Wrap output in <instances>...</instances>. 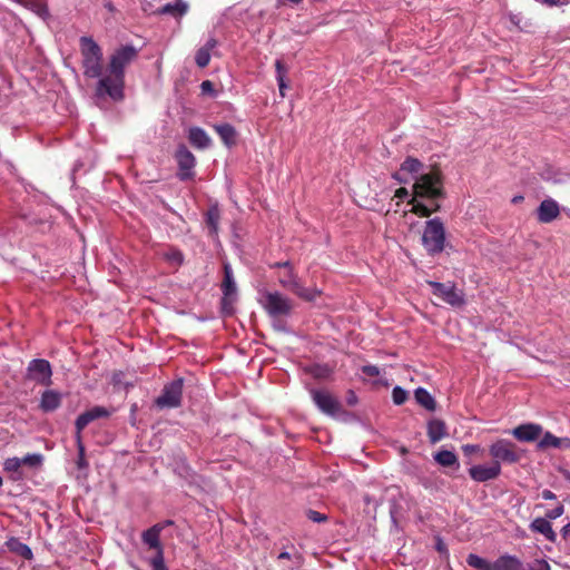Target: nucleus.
Returning a JSON list of instances; mask_svg holds the SVG:
<instances>
[{
    "label": "nucleus",
    "mask_w": 570,
    "mask_h": 570,
    "mask_svg": "<svg viewBox=\"0 0 570 570\" xmlns=\"http://www.w3.org/2000/svg\"><path fill=\"white\" fill-rule=\"evenodd\" d=\"M446 196L444 188V176L439 166H433L429 173L415 177L413 184L411 213L419 217H430L433 213L441 210L439 200Z\"/></svg>",
    "instance_id": "1"
},
{
    "label": "nucleus",
    "mask_w": 570,
    "mask_h": 570,
    "mask_svg": "<svg viewBox=\"0 0 570 570\" xmlns=\"http://www.w3.org/2000/svg\"><path fill=\"white\" fill-rule=\"evenodd\" d=\"M138 49L132 45H125L117 48L110 56L107 67V75L98 80L97 96H109L114 100L124 97L125 69L138 57Z\"/></svg>",
    "instance_id": "2"
},
{
    "label": "nucleus",
    "mask_w": 570,
    "mask_h": 570,
    "mask_svg": "<svg viewBox=\"0 0 570 570\" xmlns=\"http://www.w3.org/2000/svg\"><path fill=\"white\" fill-rule=\"evenodd\" d=\"M83 75L88 78H101L102 50L91 37L80 38Z\"/></svg>",
    "instance_id": "3"
},
{
    "label": "nucleus",
    "mask_w": 570,
    "mask_h": 570,
    "mask_svg": "<svg viewBox=\"0 0 570 570\" xmlns=\"http://www.w3.org/2000/svg\"><path fill=\"white\" fill-rule=\"evenodd\" d=\"M466 563L476 570H524L523 562L517 556L508 553L500 556L493 562L478 554L470 553L466 557Z\"/></svg>",
    "instance_id": "4"
},
{
    "label": "nucleus",
    "mask_w": 570,
    "mask_h": 570,
    "mask_svg": "<svg viewBox=\"0 0 570 570\" xmlns=\"http://www.w3.org/2000/svg\"><path fill=\"white\" fill-rule=\"evenodd\" d=\"M422 244L429 254L443 252L445 245V227L441 218L435 217L425 223Z\"/></svg>",
    "instance_id": "5"
},
{
    "label": "nucleus",
    "mask_w": 570,
    "mask_h": 570,
    "mask_svg": "<svg viewBox=\"0 0 570 570\" xmlns=\"http://www.w3.org/2000/svg\"><path fill=\"white\" fill-rule=\"evenodd\" d=\"M489 453L493 459V463H508L513 464L521 460L523 451L520 450L513 442L500 439L492 443Z\"/></svg>",
    "instance_id": "6"
},
{
    "label": "nucleus",
    "mask_w": 570,
    "mask_h": 570,
    "mask_svg": "<svg viewBox=\"0 0 570 570\" xmlns=\"http://www.w3.org/2000/svg\"><path fill=\"white\" fill-rule=\"evenodd\" d=\"M278 282L284 288L306 302H313L321 295V291L317 288H306L303 286L294 267L286 269V272L278 277Z\"/></svg>",
    "instance_id": "7"
},
{
    "label": "nucleus",
    "mask_w": 570,
    "mask_h": 570,
    "mask_svg": "<svg viewBox=\"0 0 570 570\" xmlns=\"http://www.w3.org/2000/svg\"><path fill=\"white\" fill-rule=\"evenodd\" d=\"M263 306L273 318L288 316L293 309L292 301L278 292H267Z\"/></svg>",
    "instance_id": "8"
},
{
    "label": "nucleus",
    "mask_w": 570,
    "mask_h": 570,
    "mask_svg": "<svg viewBox=\"0 0 570 570\" xmlns=\"http://www.w3.org/2000/svg\"><path fill=\"white\" fill-rule=\"evenodd\" d=\"M428 285L432 288V294L444 303L453 307H460L464 304V295L454 284L428 281Z\"/></svg>",
    "instance_id": "9"
},
{
    "label": "nucleus",
    "mask_w": 570,
    "mask_h": 570,
    "mask_svg": "<svg viewBox=\"0 0 570 570\" xmlns=\"http://www.w3.org/2000/svg\"><path fill=\"white\" fill-rule=\"evenodd\" d=\"M220 287L223 292L222 313L226 316H230L234 313L237 288L233 277V271L228 264L224 265V279Z\"/></svg>",
    "instance_id": "10"
},
{
    "label": "nucleus",
    "mask_w": 570,
    "mask_h": 570,
    "mask_svg": "<svg viewBox=\"0 0 570 570\" xmlns=\"http://www.w3.org/2000/svg\"><path fill=\"white\" fill-rule=\"evenodd\" d=\"M183 379H177L165 385L161 395H159L155 403L160 409L178 407L181 404L183 396Z\"/></svg>",
    "instance_id": "11"
},
{
    "label": "nucleus",
    "mask_w": 570,
    "mask_h": 570,
    "mask_svg": "<svg viewBox=\"0 0 570 570\" xmlns=\"http://www.w3.org/2000/svg\"><path fill=\"white\" fill-rule=\"evenodd\" d=\"M316 406L326 415L336 416L342 412L340 400L327 390H311Z\"/></svg>",
    "instance_id": "12"
},
{
    "label": "nucleus",
    "mask_w": 570,
    "mask_h": 570,
    "mask_svg": "<svg viewBox=\"0 0 570 570\" xmlns=\"http://www.w3.org/2000/svg\"><path fill=\"white\" fill-rule=\"evenodd\" d=\"M175 159L178 165L177 177L180 180H189L195 176L194 167L196 165V158L185 145H179L176 153Z\"/></svg>",
    "instance_id": "13"
},
{
    "label": "nucleus",
    "mask_w": 570,
    "mask_h": 570,
    "mask_svg": "<svg viewBox=\"0 0 570 570\" xmlns=\"http://www.w3.org/2000/svg\"><path fill=\"white\" fill-rule=\"evenodd\" d=\"M115 412V409H107L104 406L96 405L83 413H81L76 420V436L80 439L81 431L91 422L98 419L109 417Z\"/></svg>",
    "instance_id": "14"
},
{
    "label": "nucleus",
    "mask_w": 570,
    "mask_h": 570,
    "mask_svg": "<svg viewBox=\"0 0 570 570\" xmlns=\"http://www.w3.org/2000/svg\"><path fill=\"white\" fill-rule=\"evenodd\" d=\"M29 377L40 384L48 385L51 382V366L47 360H32L28 366Z\"/></svg>",
    "instance_id": "15"
},
{
    "label": "nucleus",
    "mask_w": 570,
    "mask_h": 570,
    "mask_svg": "<svg viewBox=\"0 0 570 570\" xmlns=\"http://www.w3.org/2000/svg\"><path fill=\"white\" fill-rule=\"evenodd\" d=\"M559 215L560 206L552 198L542 200L537 209V219L541 224H549L557 219Z\"/></svg>",
    "instance_id": "16"
},
{
    "label": "nucleus",
    "mask_w": 570,
    "mask_h": 570,
    "mask_svg": "<svg viewBox=\"0 0 570 570\" xmlns=\"http://www.w3.org/2000/svg\"><path fill=\"white\" fill-rule=\"evenodd\" d=\"M542 426L535 423L520 424L511 431V434L521 442L537 441L542 434Z\"/></svg>",
    "instance_id": "17"
},
{
    "label": "nucleus",
    "mask_w": 570,
    "mask_h": 570,
    "mask_svg": "<svg viewBox=\"0 0 570 570\" xmlns=\"http://www.w3.org/2000/svg\"><path fill=\"white\" fill-rule=\"evenodd\" d=\"M501 473V465L493 463L489 466L474 465L469 469L470 476L476 482H487L497 479Z\"/></svg>",
    "instance_id": "18"
},
{
    "label": "nucleus",
    "mask_w": 570,
    "mask_h": 570,
    "mask_svg": "<svg viewBox=\"0 0 570 570\" xmlns=\"http://www.w3.org/2000/svg\"><path fill=\"white\" fill-rule=\"evenodd\" d=\"M165 529L164 523H156L141 534L142 542L155 551L164 550L160 543V533Z\"/></svg>",
    "instance_id": "19"
},
{
    "label": "nucleus",
    "mask_w": 570,
    "mask_h": 570,
    "mask_svg": "<svg viewBox=\"0 0 570 570\" xmlns=\"http://www.w3.org/2000/svg\"><path fill=\"white\" fill-rule=\"evenodd\" d=\"M189 10V6L187 2L183 0H175L174 3H166L157 9L155 11H150L154 14H170L175 19L183 18Z\"/></svg>",
    "instance_id": "20"
},
{
    "label": "nucleus",
    "mask_w": 570,
    "mask_h": 570,
    "mask_svg": "<svg viewBox=\"0 0 570 570\" xmlns=\"http://www.w3.org/2000/svg\"><path fill=\"white\" fill-rule=\"evenodd\" d=\"M532 532L542 534L547 540L554 543L557 541V533L553 531L550 520L547 518H535L529 525Z\"/></svg>",
    "instance_id": "21"
},
{
    "label": "nucleus",
    "mask_w": 570,
    "mask_h": 570,
    "mask_svg": "<svg viewBox=\"0 0 570 570\" xmlns=\"http://www.w3.org/2000/svg\"><path fill=\"white\" fill-rule=\"evenodd\" d=\"M188 140L197 149H206L212 145V138L200 127H190L188 130Z\"/></svg>",
    "instance_id": "22"
},
{
    "label": "nucleus",
    "mask_w": 570,
    "mask_h": 570,
    "mask_svg": "<svg viewBox=\"0 0 570 570\" xmlns=\"http://www.w3.org/2000/svg\"><path fill=\"white\" fill-rule=\"evenodd\" d=\"M61 404V394L53 390H47L42 393L40 400V409L43 412H52Z\"/></svg>",
    "instance_id": "23"
},
{
    "label": "nucleus",
    "mask_w": 570,
    "mask_h": 570,
    "mask_svg": "<svg viewBox=\"0 0 570 570\" xmlns=\"http://www.w3.org/2000/svg\"><path fill=\"white\" fill-rule=\"evenodd\" d=\"M214 129L225 146L232 147L236 145L237 132L230 124L215 125Z\"/></svg>",
    "instance_id": "24"
},
{
    "label": "nucleus",
    "mask_w": 570,
    "mask_h": 570,
    "mask_svg": "<svg viewBox=\"0 0 570 570\" xmlns=\"http://www.w3.org/2000/svg\"><path fill=\"white\" fill-rule=\"evenodd\" d=\"M446 435V425L444 421L433 419L428 424V436L431 443H438Z\"/></svg>",
    "instance_id": "25"
},
{
    "label": "nucleus",
    "mask_w": 570,
    "mask_h": 570,
    "mask_svg": "<svg viewBox=\"0 0 570 570\" xmlns=\"http://www.w3.org/2000/svg\"><path fill=\"white\" fill-rule=\"evenodd\" d=\"M570 448V439L568 438H557L550 432H546L541 440L538 443V449L544 450L548 448Z\"/></svg>",
    "instance_id": "26"
},
{
    "label": "nucleus",
    "mask_w": 570,
    "mask_h": 570,
    "mask_svg": "<svg viewBox=\"0 0 570 570\" xmlns=\"http://www.w3.org/2000/svg\"><path fill=\"white\" fill-rule=\"evenodd\" d=\"M6 547L8 550L19 557H22L26 560H31L33 558L31 549L22 543L18 538H10L6 541Z\"/></svg>",
    "instance_id": "27"
},
{
    "label": "nucleus",
    "mask_w": 570,
    "mask_h": 570,
    "mask_svg": "<svg viewBox=\"0 0 570 570\" xmlns=\"http://www.w3.org/2000/svg\"><path fill=\"white\" fill-rule=\"evenodd\" d=\"M206 225L209 228V235L216 236L218 233V224L220 220V210L217 205L208 208L205 215Z\"/></svg>",
    "instance_id": "28"
},
{
    "label": "nucleus",
    "mask_w": 570,
    "mask_h": 570,
    "mask_svg": "<svg viewBox=\"0 0 570 570\" xmlns=\"http://www.w3.org/2000/svg\"><path fill=\"white\" fill-rule=\"evenodd\" d=\"M433 458H434L435 462L438 464H440L441 466H445V468L455 466L456 469H459V466H460L458 456L452 451L441 450V451L436 452Z\"/></svg>",
    "instance_id": "29"
},
{
    "label": "nucleus",
    "mask_w": 570,
    "mask_h": 570,
    "mask_svg": "<svg viewBox=\"0 0 570 570\" xmlns=\"http://www.w3.org/2000/svg\"><path fill=\"white\" fill-rule=\"evenodd\" d=\"M275 69L279 95L284 98L286 96V89L288 88V85L286 82V75L288 72V69L285 66V63L279 59L275 61Z\"/></svg>",
    "instance_id": "30"
},
{
    "label": "nucleus",
    "mask_w": 570,
    "mask_h": 570,
    "mask_svg": "<svg viewBox=\"0 0 570 570\" xmlns=\"http://www.w3.org/2000/svg\"><path fill=\"white\" fill-rule=\"evenodd\" d=\"M414 397L416 402L426 409L428 411H435L436 402L433 396L423 387H419L414 392Z\"/></svg>",
    "instance_id": "31"
},
{
    "label": "nucleus",
    "mask_w": 570,
    "mask_h": 570,
    "mask_svg": "<svg viewBox=\"0 0 570 570\" xmlns=\"http://www.w3.org/2000/svg\"><path fill=\"white\" fill-rule=\"evenodd\" d=\"M423 163L420 161L417 158L414 157H406L405 160L401 164V171H404V174L410 175H416L419 174L423 168Z\"/></svg>",
    "instance_id": "32"
},
{
    "label": "nucleus",
    "mask_w": 570,
    "mask_h": 570,
    "mask_svg": "<svg viewBox=\"0 0 570 570\" xmlns=\"http://www.w3.org/2000/svg\"><path fill=\"white\" fill-rule=\"evenodd\" d=\"M164 258L176 267L180 266L184 262V255L177 248H169L164 253Z\"/></svg>",
    "instance_id": "33"
},
{
    "label": "nucleus",
    "mask_w": 570,
    "mask_h": 570,
    "mask_svg": "<svg viewBox=\"0 0 570 570\" xmlns=\"http://www.w3.org/2000/svg\"><path fill=\"white\" fill-rule=\"evenodd\" d=\"M26 6L32 9L38 16L46 18L49 16V10L46 3L40 0H27Z\"/></svg>",
    "instance_id": "34"
},
{
    "label": "nucleus",
    "mask_w": 570,
    "mask_h": 570,
    "mask_svg": "<svg viewBox=\"0 0 570 570\" xmlns=\"http://www.w3.org/2000/svg\"><path fill=\"white\" fill-rule=\"evenodd\" d=\"M210 51L203 49L202 47L196 51L195 62L199 68H205L209 65Z\"/></svg>",
    "instance_id": "35"
},
{
    "label": "nucleus",
    "mask_w": 570,
    "mask_h": 570,
    "mask_svg": "<svg viewBox=\"0 0 570 570\" xmlns=\"http://www.w3.org/2000/svg\"><path fill=\"white\" fill-rule=\"evenodd\" d=\"M21 465H28L30 468H37L42 463V455L38 453L27 454L20 459Z\"/></svg>",
    "instance_id": "36"
},
{
    "label": "nucleus",
    "mask_w": 570,
    "mask_h": 570,
    "mask_svg": "<svg viewBox=\"0 0 570 570\" xmlns=\"http://www.w3.org/2000/svg\"><path fill=\"white\" fill-rule=\"evenodd\" d=\"M155 556L150 559V566L154 570H167L164 560V550L155 551Z\"/></svg>",
    "instance_id": "37"
},
{
    "label": "nucleus",
    "mask_w": 570,
    "mask_h": 570,
    "mask_svg": "<svg viewBox=\"0 0 570 570\" xmlns=\"http://www.w3.org/2000/svg\"><path fill=\"white\" fill-rule=\"evenodd\" d=\"M392 399L396 405H401L407 400V392L400 386H395L392 391Z\"/></svg>",
    "instance_id": "38"
},
{
    "label": "nucleus",
    "mask_w": 570,
    "mask_h": 570,
    "mask_svg": "<svg viewBox=\"0 0 570 570\" xmlns=\"http://www.w3.org/2000/svg\"><path fill=\"white\" fill-rule=\"evenodd\" d=\"M524 570H551L550 564L543 559H535L527 564Z\"/></svg>",
    "instance_id": "39"
},
{
    "label": "nucleus",
    "mask_w": 570,
    "mask_h": 570,
    "mask_svg": "<svg viewBox=\"0 0 570 570\" xmlns=\"http://www.w3.org/2000/svg\"><path fill=\"white\" fill-rule=\"evenodd\" d=\"M309 372L315 379H326L331 374V370L322 365L313 366Z\"/></svg>",
    "instance_id": "40"
},
{
    "label": "nucleus",
    "mask_w": 570,
    "mask_h": 570,
    "mask_svg": "<svg viewBox=\"0 0 570 570\" xmlns=\"http://www.w3.org/2000/svg\"><path fill=\"white\" fill-rule=\"evenodd\" d=\"M564 513V505L562 503H559L554 509L549 510L546 513V517L548 520H554L559 517H561Z\"/></svg>",
    "instance_id": "41"
},
{
    "label": "nucleus",
    "mask_w": 570,
    "mask_h": 570,
    "mask_svg": "<svg viewBox=\"0 0 570 570\" xmlns=\"http://www.w3.org/2000/svg\"><path fill=\"white\" fill-rule=\"evenodd\" d=\"M4 468L7 471L16 472L21 468L20 458H10L6 460Z\"/></svg>",
    "instance_id": "42"
},
{
    "label": "nucleus",
    "mask_w": 570,
    "mask_h": 570,
    "mask_svg": "<svg viewBox=\"0 0 570 570\" xmlns=\"http://www.w3.org/2000/svg\"><path fill=\"white\" fill-rule=\"evenodd\" d=\"M306 515L311 521L317 523L325 522L327 520V517L325 514L311 509L306 512Z\"/></svg>",
    "instance_id": "43"
},
{
    "label": "nucleus",
    "mask_w": 570,
    "mask_h": 570,
    "mask_svg": "<svg viewBox=\"0 0 570 570\" xmlns=\"http://www.w3.org/2000/svg\"><path fill=\"white\" fill-rule=\"evenodd\" d=\"M362 372L370 377L380 375V368L376 365H364L362 366Z\"/></svg>",
    "instance_id": "44"
},
{
    "label": "nucleus",
    "mask_w": 570,
    "mask_h": 570,
    "mask_svg": "<svg viewBox=\"0 0 570 570\" xmlns=\"http://www.w3.org/2000/svg\"><path fill=\"white\" fill-rule=\"evenodd\" d=\"M78 441V451H79V460H78V466L83 468L86 466V460H85V448L81 443V438L77 439Z\"/></svg>",
    "instance_id": "45"
},
{
    "label": "nucleus",
    "mask_w": 570,
    "mask_h": 570,
    "mask_svg": "<svg viewBox=\"0 0 570 570\" xmlns=\"http://www.w3.org/2000/svg\"><path fill=\"white\" fill-rule=\"evenodd\" d=\"M200 89L203 94H213L214 83L210 80H204L200 85Z\"/></svg>",
    "instance_id": "46"
},
{
    "label": "nucleus",
    "mask_w": 570,
    "mask_h": 570,
    "mask_svg": "<svg viewBox=\"0 0 570 570\" xmlns=\"http://www.w3.org/2000/svg\"><path fill=\"white\" fill-rule=\"evenodd\" d=\"M393 179L397 180L400 184H406L409 181V177L401 171V169L392 175Z\"/></svg>",
    "instance_id": "47"
},
{
    "label": "nucleus",
    "mask_w": 570,
    "mask_h": 570,
    "mask_svg": "<svg viewBox=\"0 0 570 570\" xmlns=\"http://www.w3.org/2000/svg\"><path fill=\"white\" fill-rule=\"evenodd\" d=\"M462 450L463 452L466 454V455H470L472 453H475L480 450V446L479 445H473V444H465L462 446Z\"/></svg>",
    "instance_id": "48"
},
{
    "label": "nucleus",
    "mask_w": 570,
    "mask_h": 570,
    "mask_svg": "<svg viewBox=\"0 0 570 570\" xmlns=\"http://www.w3.org/2000/svg\"><path fill=\"white\" fill-rule=\"evenodd\" d=\"M410 195L409 190L405 187H400L395 190V197L400 199H404Z\"/></svg>",
    "instance_id": "49"
},
{
    "label": "nucleus",
    "mask_w": 570,
    "mask_h": 570,
    "mask_svg": "<svg viewBox=\"0 0 570 570\" xmlns=\"http://www.w3.org/2000/svg\"><path fill=\"white\" fill-rule=\"evenodd\" d=\"M216 46H217V40L215 38H209L202 48L207 49L208 51H212Z\"/></svg>",
    "instance_id": "50"
},
{
    "label": "nucleus",
    "mask_w": 570,
    "mask_h": 570,
    "mask_svg": "<svg viewBox=\"0 0 570 570\" xmlns=\"http://www.w3.org/2000/svg\"><path fill=\"white\" fill-rule=\"evenodd\" d=\"M541 497L544 500H556L557 499V495L551 490H548V489H546L541 492Z\"/></svg>",
    "instance_id": "51"
},
{
    "label": "nucleus",
    "mask_w": 570,
    "mask_h": 570,
    "mask_svg": "<svg viewBox=\"0 0 570 570\" xmlns=\"http://www.w3.org/2000/svg\"><path fill=\"white\" fill-rule=\"evenodd\" d=\"M272 267L288 269V268H293V265L289 261H285V262H277L274 265H272Z\"/></svg>",
    "instance_id": "52"
},
{
    "label": "nucleus",
    "mask_w": 570,
    "mask_h": 570,
    "mask_svg": "<svg viewBox=\"0 0 570 570\" xmlns=\"http://www.w3.org/2000/svg\"><path fill=\"white\" fill-rule=\"evenodd\" d=\"M151 1L153 0H144L141 2V7H142V10L149 14H153L150 11H155L153 8H151Z\"/></svg>",
    "instance_id": "53"
},
{
    "label": "nucleus",
    "mask_w": 570,
    "mask_h": 570,
    "mask_svg": "<svg viewBox=\"0 0 570 570\" xmlns=\"http://www.w3.org/2000/svg\"><path fill=\"white\" fill-rule=\"evenodd\" d=\"M561 535L564 540L569 539L570 538V522L567 523L564 527H562L561 529Z\"/></svg>",
    "instance_id": "54"
},
{
    "label": "nucleus",
    "mask_w": 570,
    "mask_h": 570,
    "mask_svg": "<svg viewBox=\"0 0 570 570\" xmlns=\"http://www.w3.org/2000/svg\"><path fill=\"white\" fill-rule=\"evenodd\" d=\"M524 197L522 195H517L512 198V204H519L521 202H523Z\"/></svg>",
    "instance_id": "55"
},
{
    "label": "nucleus",
    "mask_w": 570,
    "mask_h": 570,
    "mask_svg": "<svg viewBox=\"0 0 570 570\" xmlns=\"http://www.w3.org/2000/svg\"><path fill=\"white\" fill-rule=\"evenodd\" d=\"M278 559L282 560V559H287L289 560L291 559V554L288 552H281L278 554Z\"/></svg>",
    "instance_id": "56"
},
{
    "label": "nucleus",
    "mask_w": 570,
    "mask_h": 570,
    "mask_svg": "<svg viewBox=\"0 0 570 570\" xmlns=\"http://www.w3.org/2000/svg\"><path fill=\"white\" fill-rule=\"evenodd\" d=\"M109 11H112L114 10V6L112 3L108 2L106 6H105Z\"/></svg>",
    "instance_id": "57"
},
{
    "label": "nucleus",
    "mask_w": 570,
    "mask_h": 570,
    "mask_svg": "<svg viewBox=\"0 0 570 570\" xmlns=\"http://www.w3.org/2000/svg\"><path fill=\"white\" fill-rule=\"evenodd\" d=\"M303 0H288V2H291L292 4H298L301 3Z\"/></svg>",
    "instance_id": "58"
},
{
    "label": "nucleus",
    "mask_w": 570,
    "mask_h": 570,
    "mask_svg": "<svg viewBox=\"0 0 570 570\" xmlns=\"http://www.w3.org/2000/svg\"><path fill=\"white\" fill-rule=\"evenodd\" d=\"M163 523L165 524V528H166L167 525H171V524H174V522H173L171 520H166V521H165V522H163Z\"/></svg>",
    "instance_id": "59"
},
{
    "label": "nucleus",
    "mask_w": 570,
    "mask_h": 570,
    "mask_svg": "<svg viewBox=\"0 0 570 570\" xmlns=\"http://www.w3.org/2000/svg\"><path fill=\"white\" fill-rule=\"evenodd\" d=\"M354 399H355V396L352 394V397H351V399H348V403H350V404H353V403H354Z\"/></svg>",
    "instance_id": "60"
}]
</instances>
